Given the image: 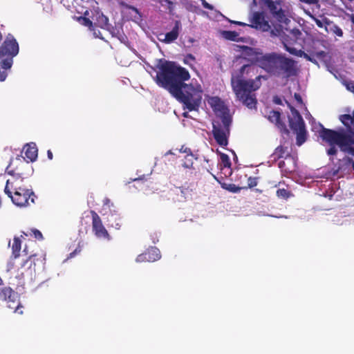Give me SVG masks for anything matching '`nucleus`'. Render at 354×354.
Instances as JSON below:
<instances>
[{"instance_id":"59","label":"nucleus","mask_w":354,"mask_h":354,"mask_svg":"<svg viewBox=\"0 0 354 354\" xmlns=\"http://www.w3.org/2000/svg\"><path fill=\"white\" fill-rule=\"evenodd\" d=\"M111 218H114L115 220L117 219V216L114 215H111Z\"/></svg>"},{"instance_id":"23","label":"nucleus","mask_w":354,"mask_h":354,"mask_svg":"<svg viewBox=\"0 0 354 354\" xmlns=\"http://www.w3.org/2000/svg\"><path fill=\"white\" fill-rule=\"evenodd\" d=\"M223 37L230 41H238L239 40V35L236 31L232 30H224L222 32Z\"/></svg>"},{"instance_id":"22","label":"nucleus","mask_w":354,"mask_h":354,"mask_svg":"<svg viewBox=\"0 0 354 354\" xmlns=\"http://www.w3.org/2000/svg\"><path fill=\"white\" fill-rule=\"evenodd\" d=\"M276 195L279 198L288 200L294 195L292 192L286 188H279L276 192Z\"/></svg>"},{"instance_id":"25","label":"nucleus","mask_w":354,"mask_h":354,"mask_svg":"<svg viewBox=\"0 0 354 354\" xmlns=\"http://www.w3.org/2000/svg\"><path fill=\"white\" fill-rule=\"evenodd\" d=\"M279 22L288 24L290 20L286 17L284 10L279 8V10L272 15Z\"/></svg>"},{"instance_id":"20","label":"nucleus","mask_w":354,"mask_h":354,"mask_svg":"<svg viewBox=\"0 0 354 354\" xmlns=\"http://www.w3.org/2000/svg\"><path fill=\"white\" fill-rule=\"evenodd\" d=\"M286 153H288L287 147H284L280 145L275 149L274 151L270 157L273 159V160L276 161L281 158H283Z\"/></svg>"},{"instance_id":"7","label":"nucleus","mask_w":354,"mask_h":354,"mask_svg":"<svg viewBox=\"0 0 354 354\" xmlns=\"http://www.w3.org/2000/svg\"><path fill=\"white\" fill-rule=\"evenodd\" d=\"M291 111V116L288 118L289 126L296 133V143L298 146L303 145L307 138V131L305 122L299 112L290 104H288Z\"/></svg>"},{"instance_id":"34","label":"nucleus","mask_w":354,"mask_h":354,"mask_svg":"<svg viewBox=\"0 0 354 354\" xmlns=\"http://www.w3.org/2000/svg\"><path fill=\"white\" fill-rule=\"evenodd\" d=\"M301 56H303L306 60L315 64H317V61L312 56L309 55L308 54L304 53V52H302V55L301 54L300 55Z\"/></svg>"},{"instance_id":"48","label":"nucleus","mask_w":354,"mask_h":354,"mask_svg":"<svg viewBox=\"0 0 354 354\" xmlns=\"http://www.w3.org/2000/svg\"><path fill=\"white\" fill-rule=\"evenodd\" d=\"M144 179H145V176H143L142 178H136L131 179V180L138 182V183H140V182L143 183Z\"/></svg>"},{"instance_id":"15","label":"nucleus","mask_w":354,"mask_h":354,"mask_svg":"<svg viewBox=\"0 0 354 354\" xmlns=\"http://www.w3.org/2000/svg\"><path fill=\"white\" fill-rule=\"evenodd\" d=\"M181 26V22L179 20L175 21L174 26L172 28L171 30L165 35L164 39L158 37L159 41L165 44L172 43L178 39Z\"/></svg>"},{"instance_id":"53","label":"nucleus","mask_w":354,"mask_h":354,"mask_svg":"<svg viewBox=\"0 0 354 354\" xmlns=\"http://www.w3.org/2000/svg\"><path fill=\"white\" fill-rule=\"evenodd\" d=\"M183 152L187 153H187H190V152H192V151H191V149H190L185 148V150H183Z\"/></svg>"},{"instance_id":"52","label":"nucleus","mask_w":354,"mask_h":354,"mask_svg":"<svg viewBox=\"0 0 354 354\" xmlns=\"http://www.w3.org/2000/svg\"><path fill=\"white\" fill-rule=\"evenodd\" d=\"M129 10H134L135 12H136L137 13H138V10L137 8H134V7H129Z\"/></svg>"},{"instance_id":"62","label":"nucleus","mask_w":354,"mask_h":354,"mask_svg":"<svg viewBox=\"0 0 354 354\" xmlns=\"http://www.w3.org/2000/svg\"><path fill=\"white\" fill-rule=\"evenodd\" d=\"M24 252H26V254H28V253H27V252H26V248H25V249L24 250Z\"/></svg>"},{"instance_id":"35","label":"nucleus","mask_w":354,"mask_h":354,"mask_svg":"<svg viewBox=\"0 0 354 354\" xmlns=\"http://www.w3.org/2000/svg\"><path fill=\"white\" fill-rule=\"evenodd\" d=\"M195 57L192 54H187L184 58V63L191 66L192 64H190L189 62H195Z\"/></svg>"},{"instance_id":"40","label":"nucleus","mask_w":354,"mask_h":354,"mask_svg":"<svg viewBox=\"0 0 354 354\" xmlns=\"http://www.w3.org/2000/svg\"><path fill=\"white\" fill-rule=\"evenodd\" d=\"M202 2V5L205 8H207L208 10H212L214 9L213 6L208 3L205 0H201Z\"/></svg>"},{"instance_id":"61","label":"nucleus","mask_w":354,"mask_h":354,"mask_svg":"<svg viewBox=\"0 0 354 354\" xmlns=\"http://www.w3.org/2000/svg\"><path fill=\"white\" fill-rule=\"evenodd\" d=\"M212 100L216 101V100H219V99L218 97H215V98H213Z\"/></svg>"},{"instance_id":"42","label":"nucleus","mask_w":354,"mask_h":354,"mask_svg":"<svg viewBox=\"0 0 354 354\" xmlns=\"http://www.w3.org/2000/svg\"><path fill=\"white\" fill-rule=\"evenodd\" d=\"M286 50L292 55H297V50L295 48L288 47L286 44H285Z\"/></svg>"},{"instance_id":"49","label":"nucleus","mask_w":354,"mask_h":354,"mask_svg":"<svg viewBox=\"0 0 354 354\" xmlns=\"http://www.w3.org/2000/svg\"><path fill=\"white\" fill-rule=\"evenodd\" d=\"M110 225L113 227H115L116 229H119L120 227H121V223H118L117 222L115 225H113V223L110 224Z\"/></svg>"},{"instance_id":"29","label":"nucleus","mask_w":354,"mask_h":354,"mask_svg":"<svg viewBox=\"0 0 354 354\" xmlns=\"http://www.w3.org/2000/svg\"><path fill=\"white\" fill-rule=\"evenodd\" d=\"M278 5L279 3L277 2L273 1L272 0L267 1L268 8H269L272 15L274 14L279 10V8L278 7Z\"/></svg>"},{"instance_id":"9","label":"nucleus","mask_w":354,"mask_h":354,"mask_svg":"<svg viewBox=\"0 0 354 354\" xmlns=\"http://www.w3.org/2000/svg\"><path fill=\"white\" fill-rule=\"evenodd\" d=\"M90 17L93 20L94 27H98L108 30L112 35H114L115 28L109 23V18L105 16L98 8L91 10Z\"/></svg>"},{"instance_id":"26","label":"nucleus","mask_w":354,"mask_h":354,"mask_svg":"<svg viewBox=\"0 0 354 354\" xmlns=\"http://www.w3.org/2000/svg\"><path fill=\"white\" fill-rule=\"evenodd\" d=\"M221 187L224 189H226L232 193H239L243 188L239 186H236L233 183H221Z\"/></svg>"},{"instance_id":"12","label":"nucleus","mask_w":354,"mask_h":354,"mask_svg":"<svg viewBox=\"0 0 354 354\" xmlns=\"http://www.w3.org/2000/svg\"><path fill=\"white\" fill-rule=\"evenodd\" d=\"M36 257V254H31L30 255L27 259L23 261V263L21 264V268H18L17 270H16L15 267V262L12 261L14 259L10 257V260L7 264L6 266V271L8 272H10L11 274H15L16 272V274L15 277L18 279H22L24 277V272L23 270L26 264L29 263L28 268H30L32 267V264H35L34 262L35 258Z\"/></svg>"},{"instance_id":"17","label":"nucleus","mask_w":354,"mask_h":354,"mask_svg":"<svg viewBox=\"0 0 354 354\" xmlns=\"http://www.w3.org/2000/svg\"><path fill=\"white\" fill-rule=\"evenodd\" d=\"M25 158L29 160L30 162H34L37 158L38 149L37 145L34 142L26 144L24 147Z\"/></svg>"},{"instance_id":"41","label":"nucleus","mask_w":354,"mask_h":354,"mask_svg":"<svg viewBox=\"0 0 354 354\" xmlns=\"http://www.w3.org/2000/svg\"><path fill=\"white\" fill-rule=\"evenodd\" d=\"M162 1H165L167 4L168 8L169 10H172L174 3L171 0H160V3H162ZM169 11H171V10H169Z\"/></svg>"},{"instance_id":"1","label":"nucleus","mask_w":354,"mask_h":354,"mask_svg":"<svg viewBox=\"0 0 354 354\" xmlns=\"http://www.w3.org/2000/svg\"><path fill=\"white\" fill-rule=\"evenodd\" d=\"M156 68L158 72L154 80L157 85L167 90L182 103L183 109L198 111L201 104L203 91L200 86L195 87L184 82L190 78L188 71L165 59H159Z\"/></svg>"},{"instance_id":"60","label":"nucleus","mask_w":354,"mask_h":354,"mask_svg":"<svg viewBox=\"0 0 354 354\" xmlns=\"http://www.w3.org/2000/svg\"><path fill=\"white\" fill-rule=\"evenodd\" d=\"M351 167L354 169V161L353 160V163H351Z\"/></svg>"},{"instance_id":"38","label":"nucleus","mask_w":354,"mask_h":354,"mask_svg":"<svg viewBox=\"0 0 354 354\" xmlns=\"http://www.w3.org/2000/svg\"><path fill=\"white\" fill-rule=\"evenodd\" d=\"M82 250V248L80 245L73 251L71 252L68 257V259H71L74 257L77 254L80 253Z\"/></svg>"},{"instance_id":"44","label":"nucleus","mask_w":354,"mask_h":354,"mask_svg":"<svg viewBox=\"0 0 354 354\" xmlns=\"http://www.w3.org/2000/svg\"><path fill=\"white\" fill-rule=\"evenodd\" d=\"M313 19L318 27L322 28L324 26V23L321 20L315 17H313Z\"/></svg>"},{"instance_id":"24","label":"nucleus","mask_w":354,"mask_h":354,"mask_svg":"<svg viewBox=\"0 0 354 354\" xmlns=\"http://www.w3.org/2000/svg\"><path fill=\"white\" fill-rule=\"evenodd\" d=\"M353 159L348 156H344L342 160H339V165L338 167V171L346 170L351 167L353 163Z\"/></svg>"},{"instance_id":"55","label":"nucleus","mask_w":354,"mask_h":354,"mask_svg":"<svg viewBox=\"0 0 354 354\" xmlns=\"http://www.w3.org/2000/svg\"><path fill=\"white\" fill-rule=\"evenodd\" d=\"M275 102H276L277 104H281V100H280V99H277V100H275Z\"/></svg>"},{"instance_id":"37","label":"nucleus","mask_w":354,"mask_h":354,"mask_svg":"<svg viewBox=\"0 0 354 354\" xmlns=\"http://www.w3.org/2000/svg\"><path fill=\"white\" fill-rule=\"evenodd\" d=\"M91 31H92V32H93V35H94V37H95V38H99V39H102V40L104 39V38H103V37H102V35L101 32H100L99 30H97V29L95 28V27H94V26H93V30H91Z\"/></svg>"},{"instance_id":"3","label":"nucleus","mask_w":354,"mask_h":354,"mask_svg":"<svg viewBox=\"0 0 354 354\" xmlns=\"http://www.w3.org/2000/svg\"><path fill=\"white\" fill-rule=\"evenodd\" d=\"M321 126L319 136L330 146L326 151L328 156L336 155L337 153L336 147H338L343 153L354 156V133L351 131L346 132L343 129L334 130Z\"/></svg>"},{"instance_id":"28","label":"nucleus","mask_w":354,"mask_h":354,"mask_svg":"<svg viewBox=\"0 0 354 354\" xmlns=\"http://www.w3.org/2000/svg\"><path fill=\"white\" fill-rule=\"evenodd\" d=\"M26 236H33L37 240H43L44 237L41 232L37 229H31L28 233L24 232Z\"/></svg>"},{"instance_id":"45","label":"nucleus","mask_w":354,"mask_h":354,"mask_svg":"<svg viewBox=\"0 0 354 354\" xmlns=\"http://www.w3.org/2000/svg\"><path fill=\"white\" fill-rule=\"evenodd\" d=\"M294 97L297 101L298 103H299V104L303 103L301 96L299 93H295L294 95Z\"/></svg>"},{"instance_id":"36","label":"nucleus","mask_w":354,"mask_h":354,"mask_svg":"<svg viewBox=\"0 0 354 354\" xmlns=\"http://www.w3.org/2000/svg\"><path fill=\"white\" fill-rule=\"evenodd\" d=\"M333 32L338 37L343 36L342 30L337 25H335L333 28Z\"/></svg>"},{"instance_id":"46","label":"nucleus","mask_w":354,"mask_h":354,"mask_svg":"<svg viewBox=\"0 0 354 354\" xmlns=\"http://www.w3.org/2000/svg\"><path fill=\"white\" fill-rule=\"evenodd\" d=\"M231 23L234 24L236 25L241 26H246L249 25V24H247L245 23H243V22H241V21H232Z\"/></svg>"},{"instance_id":"47","label":"nucleus","mask_w":354,"mask_h":354,"mask_svg":"<svg viewBox=\"0 0 354 354\" xmlns=\"http://www.w3.org/2000/svg\"><path fill=\"white\" fill-rule=\"evenodd\" d=\"M303 3H308V4H315L317 2L318 0H300Z\"/></svg>"},{"instance_id":"32","label":"nucleus","mask_w":354,"mask_h":354,"mask_svg":"<svg viewBox=\"0 0 354 354\" xmlns=\"http://www.w3.org/2000/svg\"><path fill=\"white\" fill-rule=\"evenodd\" d=\"M257 185V178L255 177H249L248 179V187L252 188Z\"/></svg>"},{"instance_id":"18","label":"nucleus","mask_w":354,"mask_h":354,"mask_svg":"<svg viewBox=\"0 0 354 354\" xmlns=\"http://www.w3.org/2000/svg\"><path fill=\"white\" fill-rule=\"evenodd\" d=\"M77 12L84 14V15L83 17L82 16V17H78V21L81 23V24H82L84 26L88 27L90 30H93L94 26H93L92 19H90L89 17H86V16L89 15L88 10H86L85 11H83V10H77Z\"/></svg>"},{"instance_id":"57","label":"nucleus","mask_w":354,"mask_h":354,"mask_svg":"<svg viewBox=\"0 0 354 354\" xmlns=\"http://www.w3.org/2000/svg\"><path fill=\"white\" fill-rule=\"evenodd\" d=\"M324 23H325L326 24L328 25L330 22H329V21H328V19L325 18V19H324Z\"/></svg>"},{"instance_id":"50","label":"nucleus","mask_w":354,"mask_h":354,"mask_svg":"<svg viewBox=\"0 0 354 354\" xmlns=\"http://www.w3.org/2000/svg\"><path fill=\"white\" fill-rule=\"evenodd\" d=\"M47 156H48V159H50V160H52L53 158V153H52V151L50 150H48Z\"/></svg>"},{"instance_id":"51","label":"nucleus","mask_w":354,"mask_h":354,"mask_svg":"<svg viewBox=\"0 0 354 354\" xmlns=\"http://www.w3.org/2000/svg\"><path fill=\"white\" fill-rule=\"evenodd\" d=\"M103 203H104V205H108L110 203V199L106 198L104 200Z\"/></svg>"},{"instance_id":"13","label":"nucleus","mask_w":354,"mask_h":354,"mask_svg":"<svg viewBox=\"0 0 354 354\" xmlns=\"http://www.w3.org/2000/svg\"><path fill=\"white\" fill-rule=\"evenodd\" d=\"M241 48L245 59L253 63L258 64L259 66L262 68L261 61L267 56V54L263 55L258 51L257 49L247 46H242Z\"/></svg>"},{"instance_id":"39","label":"nucleus","mask_w":354,"mask_h":354,"mask_svg":"<svg viewBox=\"0 0 354 354\" xmlns=\"http://www.w3.org/2000/svg\"><path fill=\"white\" fill-rule=\"evenodd\" d=\"M192 192V189H189L188 187H181V193L183 194V196L186 198V196L189 194L191 195V192Z\"/></svg>"},{"instance_id":"14","label":"nucleus","mask_w":354,"mask_h":354,"mask_svg":"<svg viewBox=\"0 0 354 354\" xmlns=\"http://www.w3.org/2000/svg\"><path fill=\"white\" fill-rule=\"evenodd\" d=\"M161 254L159 249L156 247H151L144 253L139 254L136 258L137 262H153L160 259Z\"/></svg>"},{"instance_id":"4","label":"nucleus","mask_w":354,"mask_h":354,"mask_svg":"<svg viewBox=\"0 0 354 354\" xmlns=\"http://www.w3.org/2000/svg\"><path fill=\"white\" fill-rule=\"evenodd\" d=\"M262 69L271 75L289 79L297 75V63L292 58L276 53H267L261 61Z\"/></svg>"},{"instance_id":"8","label":"nucleus","mask_w":354,"mask_h":354,"mask_svg":"<svg viewBox=\"0 0 354 354\" xmlns=\"http://www.w3.org/2000/svg\"><path fill=\"white\" fill-rule=\"evenodd\" d=\"M10 180L6 181L4 192L11 198L12 203L19 207H26L34 203L37 198L34 192L29 189L18 187L12 194L9 189Z\"/></svg>"},{"instance_id":"27","label":"nucleus","mask_w":354,"mask_h":354,"mask_svg":"<svg viewBox=\"0 0 354 354\" xmlns=\"http://www.w3.org/2000/svg\"><path fill=\"white\" fill-rule=\"evenodd\" d=\"M194 159H196V158L194 157V156L192 154V152H190L189 153H187L185 156L183 166L185 168H192L193 167Z\"/></svg>"},{"instance_id":"11","label":"nucleus","mask_w":354,"mask_h":354,"mask_svg":"<svg viewBox=\"0 0 354 354\" xmlns=\"http://www.w3.org/2000/svg\"><path fill=\"white\" fill-rule=\"evenodd\" d=\"M92 216V230L94 234L100 239H110V235L104 227L100 216L94 211L90 212Z\"/></svg>"},{"instance_id":"2","label":"nucleus","mask_w":354,"mask_h":354,"mask_svg":"<svg viewBox=\"0 0 354 354\" xmlns=\"http://www.w3.org/2000/svg\"><path fill=\"white\" fill-rule=\"evenodd\" d=\"M256 67L251 64H245L232 74L231 85L236 98L248 108L256 109L257 100L254 91L261 86V79L267 80L264 75H257Z\"/></svg>"},{"instance_id":"21","label":"nucleus","mask_w":354,"mask_h":354,"mask_svg":"<svg viewBox=\"0 0 354 354\" xmlns=\"http://www.w3.org/2000/svg\"><path fill=\"white\" fill-rule=\"evenodd\" d=\"M340 120L347 129L351 130V127L354 124V113L353 115L349 114H344L340 116Z\"/></svg>"},{"instance_id":"31","label":"nucleus","mask_w":354,"mask_h":354,"mask_svg":"<svg viewBox=\"0 0 354 354\" xmlns=\"http://www.w3.org/2000/svg\"><path fill=\"white\" fill-rule=\"evenodd\" d=\"M315 55L321 61H323L325 63H326L330 59V58L328 59V60L326 59L328 57L327 53H326L324 50L315 53Z\"/></svg>"},{"instance_id":"54","label":"nucleus","mask_w":354,"mask_h":354,"mask_svg":"<svg viewBox=\"0 0 354 354\" xmlns=\"http://www.w3.org/2000/svg\"><path fill=\"white\" fill-rule=\"evenodd\" d=\"M183 115L185 118H188L189 117V113L187 112H185V113H183Z\"/></svg>"},{"instance_id":"10","label":"nucleus","mask_w":354,"mask_h":354,"mask_svg":"<svg viewBox=\"0 0 354 354\" xmlns=\"http://www.w3.org/2000/svg\"><path fill=\"white\" fill-rule=\"evenodd\" d=\"M250 24L248 26L256 30L266 32L270 28L269 22L266 19L263 12H253L250 17Z\"/></svg>"},{"instance_id":"30","label":"nucleus","mask_w":354,"mask_h":354,"mask_svg":"<svg viewBox=\"0 0 354 354\" xmlns=\"http://www.w3.org/2000/svg\"><path fill=\"white\" fill-rule=\"evenodd\" d=\"M221 163L224 167H230L231 162H230L229 156L227 154L221 153Z\"/></svg>"},{"instance_id":"19","label":"nucleus","mask_w":354,"mask_h":354,"mask_svg":"<svg viewBox=\"0 0 354 354\" xmlns=\"http://www.w3.org/2000/svg\"><path fill=\"white\" fill-rule=\"evenodd\" d=\"M21 249V241L17 236L14 237L13 243L12 245V256L11 258L14 259H17L20 256V251Z\"/></svg>"},{"instance_id":"16","label":"nucleus","mask_w":354,"mask_h":354,"mask_svg":"<svg viewBox=\"0 0 354 354\" xmlns=\"http://www.w3.org/2000/svg\"><path fill=\"white\" fill-rule=\"evenodd\" d=\"M268 119L272 123H274L282 134H289V130L286 124L281 120V113L278 111H270Z\"/></svg>"},{"instance_id":"43","label":"nucleus","mask_w":354,"mask_h":354,"mask_svg":"<svg viewBox=\"0 0 354 354\" xmlns=\"http://www.w3.org/2000/svg\"><path fill=\"white\" fill-rule=\"evenodd\" d=\"M3 70L4 71H0V81L1 82L4 81L7 77V73L6 72L5 69H3Z\"/></svg>"},{"instance_id":"58","label":"nucleus","mask_w":354,"mask_h":354,"mask_svg":"<svg viewBox=\"0 0 354 354\" xmlns=\"http://www.w3.org/2000/svg\"><path fill=\"white\" fill-rule=\"evenodd\" d=\"M351 21L354 24V16L353 15L351 16Z\"/></svg>"},{"instance_id":"5","label":"nucleus","mask_w":354,"mask_h":354,"mask_svg":"<svg viewBox=\"0 0 354 354\" xmlns=\"http://www.w3.org/2000/svg\"><path fill=\"white\" fill-rule=\"evenodd\" d=\"M19 46L15 37L8 33L0 46V66L1 68L10 69L13 64V58L17 55Z\"/></svg>"},{"instance_id":"56","label":"nucleus","mask_w":354,"mask_h":354,"mask_svg":"<svg viewBox=\"0 0 354 354\" xmlns=\"http://www.w3.org/2000/svg\"><path fill=\"white\" fill-rule=\"evenodd\" d=\"M284 164H285L284 161L279 162V167H281L283 166V165H284Z\"/></svg>"},{"instance_id":"6","label":"nucleus","mask_w":354,"mask_h":354,"mask_svg":"<svg viewBox=\"0 0 354 354\" xmlns=\"http://www.w3.org/2000/svg\"><path fill=\"white\" fill-rule=\"evenodd\" d=\"M231 123L232 117L227 109H225L222 112L221 123H213L212 133L214 138L217 144L221 147L227 146L228 144L227 137L230 134Z\"/></svg>"},{"instance_id":"33","label":"nucleus","mask_w":354,"mask_h":354,"mask_svg":"<svg viewBox=\"0 0 354 354\" xmlns=\"http://www.w3.org/2000/svg\"><path fill=\"white\" fill-rule=\"evenodd\" d=\"M7 170V172L9 175H11V176H18L21 178H22V176L24 175V174L19 171H18V169H9V167H7L6 169Z\"/></svg>"}]
</instances>
